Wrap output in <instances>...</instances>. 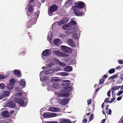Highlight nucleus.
Masks as SVG:
<instances>
[{"label":"nucleus","mask_w":123,"mask_h":123,"mask_svg":"<svg viewBox=\"0 0 123 123\" xmlns=\"http://www.w3.org/2000/svg\"><path fill=\"white\" fill-rule=\"evenodd\" d=\"M75 5V6H73L72 7L78 9H81L86 6V5L85 3L82 1H78L76 2Z\"/></svg>","instance_id":"obj_1"},{"label":"nucleus","mask_w":123,"mask_h":123,"mask_svg":"<svg viewBox=\"0 0 123 123\" xmlns=\"http://www.w3.org/2000/svg\"><path fill=\"white\" fill-rule=\"evenodd\" d=\"M53 53L55 55L60 57H65L69 56V55L65 54L59 50H54L53 51Z\"/></svg>","instance_id":"obj_2"},{"label":"nucleus","mask_w":123,"mask_h":123,"mask_svg":"<svg viewBox=\"0 0 123 123\" xmlns=\"http://www.w3.org/2000/svg\"><path fill=\"white\" fill-rule=\"evenodd\" d=\"M14 101L17 103L18 104L20 105L23 107H25L27 105V103H25L24 100L19 98H15Z\"/></svg>","instance_id":"obj_3"},{"label":"nucleus","mask_w":123,"mask_h":123,"mask_svg":"<svg viewBox=\"0 0 123 123\" xmlns=\"http://www.w3.org/2000/svg\"><path fill=\"white\" fill-rule=\"evenodd\" d=\"M38 14H35L34 13V14L31 16L30 17V19L29 21L30 22L32 23V24H35L37 20V19L38 18Z\"/></svg>","instance_id":"obj_4"},{"label":"nucleus","mask_w":123,"mask_h":123,"mask_svg":"<svg viewBox=\"0 0 123 123\" xmlns=\"http://www.w3.org/2000/svg\"><path fill=\"white\" fill-rule=\"evenodd\" d=\"M51 53V50L46 49L44 50L42 52V57L43 58H44V56L47 57L50 55Z\"/></svg>","instance_id":"obj_5"},{"label":"nucleus","mask_w":123,"mask_h":123,"mask_svg":"<svg viewBox=\"0 0 123 123\" xmlns=\"http://www.w3.org/2000/svg\"><path fill=\"white\" fill-rule=\"evenodd\" d=\"M58 6L55 4L51 6L49 10V14H51L52 13L56 11L58 8ZM50 15V14H49Z\"/></svg>","instance_id":"obj_6"},{"label":"nucleus","mask_w":123,"mask_h":123,"mask_svg":"<svg viewBox=\"0 0 123 123\" xmlns=\"http://www.w3.org/2000/svg\"><path fill=\"white\" fill-rule=\"evenodd\" d=\"M57 116V114L55 113H51L50 112H46L43 114V116L45 118H49L54 117Z\"/></svg>","instance_id":"obj_7"},{"label":"nucleus","mask_w":123,"mask_h":123,"mask_svg":"<svg viewBox=\"0 0 123 123\" xmlns=\"http://www.w3.org/2000/svg\"><path fill=\"white\" fill-rule=\"evenodd\" d=\"M61 49L65 53H70L72 52V50L70 48L65 46H61Z\"/></svg>","instance_id":"obj_8"},{"label":"nucleus","mask_w":123,"mask_h":123,"mask_svg":"<svg viewBox=\"0 0 123 123\" xmlns=\"http://www.w3.org/2000/svg\"><path fill=\"white\" fill-rule=\"evenodd\" d=\"M72 8L74 11V12L76 16H81L83 13H84L82 11L80 12L79 9L75 8L73 7Z\"/></svg>","instance_id":"obj_9"},{"label":"nucleus","mask_w":123,"mask_h":123,"mask_svg":"<svg viewBox=\"0 0 123 123\" xmlns=\"http://www.w3.org/2000/svg\"><path fill=\"white\" fill-rule=\"evenodd\" d=\"M58 101L59 103L62 105H65L67 104L68 101H69V99L68 98H66L62 99H59Z\"/></svg>","instance_id":"obj_10"},{"label":"nucleus","mask_w":123,"mask_h":123,"mask_svg":"<svg viewBox=\"0 0 123 123\" xmlns=\"http://www.w3.org/2000/svg\"><path fill=\"white\" fill-rule=\"evenodd\" d=\"M60 123H71V121L68 119L62 118L59 119Z\"/></svg>","instance_id":"obj_11"},{"label":"nucleus","mask_w":123,"mask_h":123,"mask_svg":"<svg viewBox=\"0 0 123 123\" xmlns=\"http://www.w3.org/2000/svg\"><path fill=\"white\" fill-rule=\"evenodd\" d=\"M27 5L29 6L28 8V12H27V15L28 16H29L31 14V12L33 11L34 9L33 8V6H31L30 4H27Z\"/></svg>","instance_id":"obj_12"},{"label":"nucleus","mask_w":123,"mask_h":123,"mask_svg":"<svg viewBox=\"0 0 123 123\" xmlns=\"http://www.w3.org/2000/svg\"><path fill=\"white\" fill-rule=\"evenodd\" d=\"M68 43L72 47H75L76 46L74 43L73 42L71 39H69L67 41Z\"/></svg>","instance_id":"obj_13"},{"label":"nucleus","mask_w":123,"mask_h":123,"mask_svg":"<svg viewBox=\"0 0 123 123\" xmlns=\"http://www.w3.org/2000/svg\"><path fill=\"white\" fill-rule=\"evenodd\" d=\"M48 109L49 111L53 112H57L59 111H60L59 108L53 107H50Z\"/></svg>","instance_id":"obj_14"},{"label":"nucleus","mask_w":123,"mask_h":123,"mask_svg":"<svg viewBox=\"0 0 123 123\" xmlns=\"http://www.w3.org/2000/svg\"><path fill=\"white\" fill-rule=\"evenodd\" d=\"M54 43L55 45L59 46L61 43V40L58 39L55 40L53 42Z\"/></svg>","instance_id":"obj_15"},{"label":"nucleus","mask_w":123,"mask_h":123,"mask_svg":"<svg viewBox=\"0 0 123 123\" xmlns=\"http://www.w3.org/2000/svg\"><path fill=\"white\" fill-rule=\"evenodd\" d=\"M13 73L15 74L18 77H20L21 76V74L20 71L19 70H14Z\"/></svg>","instance_id":"obj_16"},{"label":"nucleus","mask_w":123,"mask_h":123,"mask_svg":"<svg viewBox=\"0 0 123 123\" xmlns=\"http://www.w3.org/2000/svg\"><path fill=\"white\" fill-rule=\"evenodd\" d=\"M8 105L9 107L12 108L15 107L16 106L15 103L12 101L9 102L8 103Z\"/></svg>","instance_id":"obj_17"},{"label":"nucleus","mask_w":123,"mask_h":123,"mask_svg":"<svg viewBox=\"0 0 123 123\" xmlns=\"http://www.w3.org/2000/svg\"><path fill=\"white\" fill-rule=\"evenodd\" d=\"M70 81L69 80H64L62 84L63 86H68L70 85Z\"/></svg>","instance_id":"obj_18"},{"label":"nucleus","mask_w":123,"mask_h":123,"mask_svg":"<svg viewBox=\"0 0 123 123\" xmlns=\"http://www.w3.org/2000/svg\"><path fill=\"white\" fill-rule=\"evenodd\" d=\"M72 68L71 66H68L65 67L64 68V70L67 72H69L72 71Z\"/></svg>","instance_id":"obj_19"},{"label":"nucleus","mask_w":123,"mask_h":123,"mask_svg":"<svg viewBox=\"0 0 123 123\" xmlns=\"http://www.w3.org/2000/svg\"><path fill=\"white\" fill-rule=\"evenodd\" d=\"M69 95V93H61L58 94V96L59 97H68Z\"/></svg>","instance_id":"obj_20"},{"label":"nucleus","mask_w":123,"mask_h":123,"mask_svg":"<svg viewBox=\"0 0 123 123\" xmlns=\"http://www.w3.org/2000/svg\"><path fill=\"white\" fill-rule=\"evenodd\" d=\"M19 83L20 85L23 88L25 87L26 85L25 81L24 79H22V80L20 81Z\"/></svg>","instance_id":"obj_21"},{"label":"nucleus","mask_w":123,"mask_h":123,"mask_svg":"<svg viewBox=\"0 0 123 123\" xmlns=\"http://www.w3.org/2000/svg\"><path fill=\"white\" fill-rule=\"evenodd\" d=\"M2 115L4 117H9V114L7 111H4L2 113Z\"/></svg>","instance_id":"obj_22"},{"label":"nucleus","mask_w":123,"mask_h":123,"mask_svg":"<svg viewBox=\"0 0 123 123\" xmlns=\"http://www.w3.org/2000/svg\"><path fill=\"white\" fill-rule=\"evenodd\" d=\"M2 95L3 98L8 96L10 95V93L9 91H4L2 94Z\"/></svg>","instance_id":"obj_23"},{"label":"nucleus","mask_w":123,"mask_h":123,"mask_svg":"<svg viewBox=\"0 0 123 123\" xmlns=\"http://www.w3.org/2000/svg\"><path fill=\"white\" fill-rule=\"evenodd\" d=\"M72 89V87L71 86H67L64 88L65 91L66 92H70L71 90Z\"/></svg>","instance_id":"obj_24"},{"label":"nucleus","mask_w":123,"mask_h":123,"mask_svg":"<svg viewBox=\"0 0 123 123\" xmlns=\"http://www.w3.org/2000/svg\"><path fill=\"white\" fill-rule=\"evenodd\" d=\"M121 86H116L114 87H112L111 88V92L112 95H113V92H114V90H116L119 89L121 87Z\"/></svg>","instance_id":"obj_25"},{"label":"nucleus","mask_w":123,"mask_h":123,"mask_svg":"<svg viewBox=\"0 0 123 123\" xmlns=\"http://www.w3.org/2000/svg\"><path fill=\"white\" fill-rule=\"evenodd\" d=\"M77 23L74 20H72L71 22L68 23V24L70 25H75L77 24Z\"/></svg>","instance_id":"obj_26"},{"label":"nucleus","mask_w":123,"mask_h":123,"mask_svg":"<svg viewBox=\"0 0 123 123\" xmlns=\"http://www.w3.org/2000/svg\"><path fill=\"white\" fill-rule=\"evenodd\" d=\"M7 86L8 90H10L13 88L14 86V85L10 84L9 83V84L7 85Z\"/></svg>","instance_id":"obj_27"},{"label":"nucleus","mask_w":123,"mask_h":123,"mask_svg":"<svg viewBox=\"0 0 123 123\" xmlns=\"http://www.w3.org/2000/svg\"><path fill=\"white\" fill-rule=\"evenodd\" d=\"M53 87L55 89H58L60 87V85L56 83L53 84Z\"/></svg>","instance_id":"obj_28"},{"label":"nucleus","mask_w":123,"mask_h":123,"mask_svg":"<svg viewBox=\"0 0 123 123\" xmlns=\"http://www.w3.org/2000/svg\"><path fill=\"white\" fill-rule=\"evenodd\" d=\"M68 20L69 18H64L62 19V21L64 23V24H65L68 22Z\"/></svg>","instance_id":"obj_29"},{"label":"nucleus","mask_w":123,"mask_h":123,"mask_svg":"<svg viewBox=\"0 0 123 123\" xmlns=\"http://www.w3.org/2000/svg\"><path fill=\"white\" fill-rule=\"evenodd\" d=\"M48 77L47 76L44 77L43 78H40L41 80L43 82H44L48 80Z\"/></svg>","instance_id":"obj_30"},{"label":"nucleus","mask_w":123,"mask_h":123,"mask_svg":"<svg viewBox=\"0 0 123 123\" xmlns=\"http://www.w3.org/2000/svg\"><path fill=\"white\" fill-rule=\"evenodd\" d=\"M77 33H74L72 35V38L75 39H77L78 38L77 35Z\"/></svg>","instance_id":"obj_31"},{"label":"nucleus","mask_w":123,"mask_h":123,"mask_svg":"<svg viewBox=\"0 0 123 123\" xmlns=\"http://www.w3.org/2000/svg\"><path fill=\"white\" fill-rule=\"evenodd\" d=\"M59 74L63 76H66L68 75L69 74L68 73L62 72L61 73H59Z\"/></svg>","instance_id":"obj_32"},{"label":"nucleus","mask_w":123,"mask_h":123,"mask_svg":"<svg viewBox=\"0 0 123 123\" xmlns=\"http://www.w3.org/2000/svg\"><path fill=\"white\" fill-rule=\"evenodd\" d=\"M33 25V24H32V23L30 22V21H28L27 23V25H26L27 27V28H30L31 27L32 25Z\"/></svg>","instance_id":"obj_33"},{"label":"nucleus","mask_w":123,"mask_h":123,"mask_svg":"<svg viewBox=\"0 0 123 123\" xmlns=\"http://www.w3.org/2000/svg\"><path fill=\"white\" fill-rule=\"evenodd\" d=\"M115 71L114 68H113L110 69L109 71V73L110 74L114 73Z\"/></svg>","instance_id":"obj_34"},{"label":"nucleus","mask_w":123,"mask_h":123,"mask_svg":"<svg viewBox=\"0 0 123 123\" xmlns=\"http://www.w3.org/2000/svg\"><path fill=\"white\" fill-rule=\"evenodd\" d=\"M118 74H115L114 75H113L112 76L110 77H109V79H114L117 77L118 76Z\"/></svg>","instance_id":"obj_35"},{"label":"nucleus","mask_w":123,"mask_h":123,"mask_svg":"<svg viewBox=\"0 0 123 123\" xmlns=\"http://www.w3.org/2000/svg\"><path fill=\"white\" fill-rule=\"evenodd\" d=\"M15 82V81L14 79H12L10 80V83L11 84L14 85V84Z\"/></svg>","instance_id":"obj_36"},{"label":"nucleus","mask_w":123,"mask_h":123,"mask_svg":"<svg viewBox=\"0 0 123 123\" xmlns=\"http://www.w3.org/2000/svg\"><path fill=\"white\" fill-rule=\"evenodd\" d=\"M58 79L57 77H53L51 79V81L52 82L58 81Z\"/></svg>","instance_id":"obj_37"},{"label":"nucleus","mask_w":123,"mask_h":123,"mask_svg":"<svg viewBox=\"0 0 123 123\" xmlns=\"http://www.w3.org/2000/svg\"><path fill=\"white\" fill-rule=\"evenodd\" d=\"M69 25H63L62 27L63 29L64 30L67 29V28H68L69 27Z\"/></svg>","instance_id":"obj_38"},{"label":"nucleus","mask_w":123,"mask_h":123,"mask_svg":"<svg viewBox=\"0 0 123 123\" xmlns=\"http://www.w3.org/2000/svg\"><path fill=\"white\" fill-rule=\"evenodd\" d=\"M105 80V79L104 78H102L101 80H99V81H100L99 83V85H101L104 82Z\"/></svg>","instance_id":"obj_39"},{"label":"nucleus","mask_w":123,"mask_h":123,"mask_svg":"<svg viewBox=\"0 0 123 123\" xmlns=\"http://www.w3.org/2000/svg\"><path fill=\"white\" fill-rule=\"evenodd\" d=\"M6 77V76L3 75H0V80L4 79Z\"/></svg>","instance_id":"obj_40"},{"label":"nucleus","mask_w":123,"mask_h":123,"mask_svg":"<svg viewBox=\"0 0 123 123\" xmlns=\"http://www.w3.org/2000/svg\"><path fill=\"white\" fill-rule=\"evenodd\" d=\"M5 88V86L4 84L3 83L0 84V89H3Z\"/></svg>","instance_id":"obj_41"},{"label":"nucleus","mask_w":123,"mask_h":123,"mask_svg":"<svg viewBox=\"0 0 123 123\" xmlns=\"http://www.w3.org/2000/svg\"><path fill=\"white\" fill-rule=\"evenodd\" d=\"M59 64L60 66L63 67H64L66 65L65 63L62 62H60L59 63Z\"/></svg>","instance_id":"obj_42"},{"label":"nucleus","mask_w":123,"mask_h":123,"mask_svg":"<svg viewBox=\"0 0 123 123\" xmlns=\"http://www.w3.org/2000/svg\"><path fill=\"white\" fill-rule=\"evenodd\" d=\"M66 35L65 34L62 33L60 35V37H61L64 38L66 37Z\"/></svg>","instance_id":"obj_43"},{"label":"nucleus","mask_w":123,"mask_h":123,"mask_svg":"<svg viewBox=\"0 0 123 123\" xmlns=\"http://www.w3.org/2000/svg\"><path fill=\"white\" fill-rule=\"evenodd\" d=\"M109 98H106L104 102H106L107 103H110V102H110V101H108V100H109Z\"/></svg>","instance_id":"obj_44"},{"label":"nucleus","mask_w":123,"mask_h":123,"mask_svg":"<svg viewBox=\"0 0 123 123\" xmlns=\"http://www.w3.org/2000/svg\"><path fill=\"white\" fill-rule=\"evenodd\" d=\"M64 24L63 22L62 21H59L58 23V24L59 25H61Z\"/></svg>","instance_id":"obj_45"},{"label":"nucleus","mask_w":123,"mask_h":123,"mask_svg":"<svg viewBox=\"0 0 123 123\" xmlns=\"http://www.w3.org/2000/svg\"><path fill=\"white\" fill-rule=\"evenodd\" d=\"M123 91H119L117 94V96H119L120 95H121L122 94Z\"/></svg>","instance_id":"obj_46"},{"label":"nucleus","mask_w":123,"mask_h":123,"mask_svg":"<svg viewBox=\"0 0 123 123\" xmlns=\"http://www.w3.org/2000/svg\"><path fill=\"white\" fill-rule=\"evenodd\" d=\"M93 114H92L91 115L89 119L90 121L92 120L93 119Z\"/></svg>","instance_id":"obj_47"},{"label":"nucleus","mask_w":123,"mask_h":123,"mask_svg":"<svg viewBox=\"0 0 123 123\" xmlns=\"http://www.w3.org/2000/svg\"><path fill=\"white\" fill-rule=\"evenodd\" d=\"M115 98H112L111 99V101H110V102H109L110 103H111L115 100Z\"/></svg>","instance_id":"obj_48"},{"label":"nucleus","mask_w":123,"mask_h":123,"mask_svg":"<svg viewBox=\"0 0 123 123\" xmlns=\"http://www.w3.org/2000/svg\"><path fill=\"white\" fill-rule=\"evenodd\" d=\"M111 93V91L110 90H109L107 93V96L109 97H110L111 96V95L110 94Z\"/></svg>","instance_id":"obj_49"},{"label":"nucleus","mask_w":123,"mask_h":123,"mask_svg":"<svg viewBox=\"0 0 123 123\" xmlns=\"http://www.w3.org/2000/svg\"><path fill=\"white\" fill-rule=\"evenodd\" d=\"M118 62L120 64H122L123 63V61L120 59H119L118 60Z\"/></svg>","instance_id":"obj_50"},{"label":"nucleus","mask_w":123,"mask_h":123,"mask_svg":"<svg viewBox=\"0 0 123 123\" xmlns=\"http://www.w3.org/2000/svg\"><path fill=\"white\" fill-rule=\"evenodd\" d=\"M91 101H92V100H91V99H89V100H88L87 101L88 104L89 105H90L91 104Z\"/></svg>","instance_id":"obj_51"},{"label":"nucleus","mask_w":123,"mask_h":123,"mask_svg":"<svg viewBox=\"0 0 123 123\" xmlns=\"http://www.w3.org/2000/svg\"><path fill=\"white\" fill-rule=\"evenodd\" d=\"M50 73L48 71H45L44 72V74H50Z\"/></svg>","instance_id":"obj_52"},{"label":"nucleus","mask_w":123,"mask_h":123,"mask_svg":"<svg viewBox=\"0 0 123 123\" xmlns=\"http://www.w3.org/2000/svg\"><path fill=\"white\" fill-rule=\"evenodd\" d=\"M35 0H29V3H31L34 2Z\"/></svg>","instance_id":"obj_53"},{"label":"nucleus","mask_w":123,"mask_h":123,"mask_svg":"<svg viewBox=\"0 0 123 123\" xmlns=\"http://www.w3.org/2000/svg\"><path fill=\"white\" fill-rule=\"evenodd\" d=\"M111 109H109V110L108 113V114L111 115Z\"/></svg>","instance_id":"obj_54"},{"label":"nucleus","mask_w":123,"mask_h":123,"mask_svg":"<svg viewBox=\"0 0 123 123\" xmlns=\"http://www.w3.org/2000/svg\"><path fill=\"white\" fill-rule=\"evenodd\" d=\"M107 77H108L107 76L106 74L104 75L103 76V78H104V79L105 78H107Z\"/></svg>","instance_id":"obj_55"},{"label":"nucleus","mask_w":123,"mask_h":123,"mask_svg":"<svg viewBox=\"0 0 123 123\" xmlns=\"http://www.w3.org/2000/svg\"><path fill=\"white\" fill-rule=\"evenodd\" d=\"M122 98V97H118L117 98V100L119 101V100H120Z\"/></svg>","instance_id":"obj_56"},{"label":"nucleus","mask_w":123,"mask_h":123,"mask_svg":"<svg viewBox=\"0 0 123 123\" xmlns=\"http://www.w3.org/2000/svg\"><path fill=\"white\" fill-rule=\"evenodd\" d=\"M115 69L116 70H117L118 69H119V70H120L121 69V67H120V66H119L116 68Z\"/></svg>","instance_id":"obj_57"},{"label":"nucleus","mask_w":123,"mask_h":123,"mask_svg":"<svg viewBox=\"0 0 123 123\" xmlns=\"http://www.w3.org/2000/svg\"><path fill=\"white\" fill-rule=\"evenodd\" d=\"M14 112V110H12L9 112V113L12 114Z\"/></svg>","instance_id":"obj_58"},{"label":"nucleus","mask_w":123,"mask_h":123,"mask_svg":"<svg viewBox=\"0 0 123 123\" xmlns=\"http://www.w3.org/2000/svg\"><path fill=\"white\" fill-rule=\"evenodd\" d=\"M87 121V120L86 119H85L83 120V123H86Z\"/></svg>","instance_id":"obj_59"},{"label":"nucleus","mask_w":123,"mask_h":123,"mask_svg":"<svg viewBox=\"0 0 123 123\" xmlns=\"http://www.w3.org/2000/svg\"><path fill=\"white\" fill-rule=\"evenodd\" d=\"M106 119H104L102 120L101 123H104L105 122Z\"/></svg>","instance_id":"obj_60"},{"label":"nucleus","mask_w":123,"mask_h":123,"mask_svg":"<svg viewBox=\"0 0 123 123\" xmlns=\"http://www.w3.org/2000/svg\"><path fill=\"white\" fill-rule=\"evenodd\" d=\"M48 67L52 68V65L51 64H49L48 66Z\"/></svg>","instance_id":"obj_61"},{"label":"nucleus","mask_w":123,"mask_h":123,"mask_svg":"<svg viewBox=\"0 0 123 123\" xmlns=\"http://www.w3.org/2000/svg\"><path fill=\"white\" fill-rule=\"evenodd\" d=\"M18 94L19 96H21L22 95V92H18Z\"/></svg>","instance_id":"obj_62"},{"label":"nucleus","mask_w":123,"mask_h":123,"mask_svg":"<svg viewBox=\"0 0 123 123\" xmlns=\"http://www.w3.org/2000/svg\"><path fill=\"white\" fill-rule=\"evenodd\" d=\"M109 106V105H107L106 106V108H105V110H107L108 109V107Z\"/></svg>","instance_id":"obj_63"},{"label":"nucleus","mask_w":123,"mask_h":123,"mask_svg":"<svg viewBox=\"0 0 123 123\" xmlns=\"http://www.w3.org/2000/svg\"><path fill=\"white\" fill-rule=\"evenodd\" d=\"M104 103L102 104V105L101 107H102V108L103 109L104 108Z\"/></svg>","instance_id":"obj_64"}]
</instances>
